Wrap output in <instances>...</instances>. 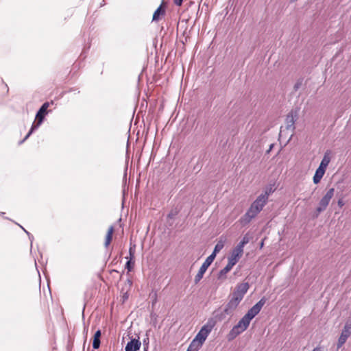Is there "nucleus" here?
<instances>
[{
	"instance_id": "20e7f679",
	"label": "nucleus",
	"mask_w": 351,
	"mask_h": 351,
	"mask_svg": "<svg viewBox=\"0 0 351 351\" xmlns=\"http://www.w3.org/2000/svg\"><path fill=\"white\" fill-rule=\"evenodd\" d=\"M49 106V103L47 101L45 102L40 106V108L38 109L36 114L35 121L32 123L33 125L36 126L38 128L40 126V125L43 123L45 117L49 112V110H48Z\"/></svg>"
},
{
	"instance_id": "4c0bfd02",
	"label": "nucleus",
	"mask_w": 351,
	"mask_h": 351,
	"mask_svg": "<svg viewBox=\"0 0 351 351\" xmlns=\"http://www.w3.org/2000/svg\"><path fill=\"white\" fill-rule=\"evenodd\" d=\"M85 53H86V51H85V50H84V51H82V53L81 56H83V55H84Z\"/></svg>"
},
{
	"instance_id": "f704fd0d",
	"label": "nucleus",
	"mask_w": 351,
	"mask_h": 351,
	"mask_svg": "<svg viewBox=\"0 0 351 351\" xmlns=\"http://www.w3.org/2000/svg\"><path fill=\"white\" fill-rule=\"evenodd\" d=\"M273 147H274L273 144L270 145L269 149H268L267 152H269L272 149Z\"/></svg>"
},
{
	"instance_id": "c756f323",
	"label": "nucleus",
	"mask_w": 351,
	"mask_h": 351,
	"mask_svg": "<svg viewBox=\"0 0 351 351\" xmlns=\"http://www.w3.org/2000/svg\"><path fill=\"white\" fill-rule=\"evenodd\" d=\"M176 5L180 6L182 4L183 0H173Z\"/></svg>"
},
{
	"instance_id": "cd10ccee",
	"label": "nucleus",
	"mask_w": 351,
	"mask_h": 351,
	"mask_svg": "<svg viewBox=\"0 0 351 351\" xmlns=\"http://www.w3.org/2000/svg\"><path fill=\"white\" fill-rule=\"evenodd\" d=\"M302 82H303V79L302 78L299 79L296 82V83L295 84V85L293 86L294 90L297 91L301 87Z\"/></svg>"
},
{
	"instance_id": "f03ea898",
	"label": "nucleus",
	"mask_w": 351,
	"mask_h": 351,
	"mask_svg": "<svg viewBox=\"0 0 351 351\" xmlns=\"http://www.w3.org/2000/svg\"><path fill=\"white\" fill-rule=\"evenodd\" d=\"M215 325L216 322L213 319H208L207 322L201 328L196 335L193 341L202 346Z\"/></svg>"
},
{
	"instance_id": "f3484780",
	"label": "nucleus",
	"mask_w": 351,
	"mask_h": 351,
	"mask_svg": "<svg viewBox=\"0 0 351 351\" xmlns=\"http://www.w3.org/2000/svg\"><path fill=\"white\" fill-rule=\"evenodd\" d=\"M226 315V313L225 312V308L223 311L217 310L213 312V317H210V319H213L216 323L217 322H221L225 319Z\"/></svg>"
},
{
	"instance_id": "7ed1b4c3",
	"label": "nucleus",
	"mask_w": 351,
	"mask_h": 351,
	"mask_svg": "<svg viewBox=\"0 0 351 351\" xmlns=\"http://www.w3.org/2000/svg\"><path fill=\"white\" fill-rule=\"evenodd\" d=\"M251 321L245 315L232 327L228 335V339L232 340L241 334L248 328Z\"/></svg>"
},
{
	"instance_id": "0eeeda50",
	"label": "nucleus",
	"mask_w": 351,
	"mask_h": 351,
	"mask_svg": "<svg viewBox=\"0 0 351 351\" xmlns=\"http://www.w3.org/2000/svg\"><path fill=\"white\" fill-rule=\"evenodd\" d=\"M249 288L250 284L248 282L239 283L236 285L233 292L230 295L242 301Z\"/></svg>"
},
{
	"instance_id": "7c9ffc66",
	"label": "nucleus",
	"mask_w": 351,
	"mask_h": 351,
	"mask_svg": "<svg viewBox=\"0 0 351 351\" xmlns=\"http://www.w3.org/2000/svg\"><path fill=\"white\" fill-rule=\"evenodd\" d=\"M337 204H338V206H339L340 208H341L342 206H344V202H343V199H339V200H338V202H337Z\"/></svg>"
},
{
	"instance_id": "a878e982",
	"label": "nucleus",
	"mask_w": 351,
	"mask_h": 351,
	"mask_svg": "<svg viewBox=\"0 0 351 351\" xmlns=\"http://www.w3.org/2000/svg\"><path fill=\"white\" fill-rule=\"evenodd\" d=\"M135 251H136V245H131L129 249V257H126V258L134 260Z\"/></svg>"
},
{
	"instance_id": "b1692460",
	"label": "nucleus",
	"mask_w": 351,
	"mask_h": 351,
	"mask_svg": "<svg viewBox=\"0 0 351 351\" xmlns=\"http://www.w3.org/2000/svg\"><path fill=\"white\" fill-rule=\"evenodd\" d=\"M202 346L195 341H192L186 351H198Z\"/></svg>"
},
{
	"instance_id": "c85d7f7f",
	"label": "nucleus",
	"mask_w": 351,
	"mask_h": 351,
	"mask_svg": "<svg viewBox=\"0 0 351 351\" xmlns=\"http://www.w3.org/2000/svg\"><path fill=\"white\" fill-rule=\"evenodd\" d=\"M147 343L143 346V351H147L149 348V338L147 337Z\"/></svg>"
},
{
	"instance_id": "39448f33",
	"label": "nucleus",
	"mask_w": 351,
	"mask_h": 351,
	"mask_svg": "<svg viewBox=\"0 0 351 351\" xmlns=\"http://www.w3.org/2000/svg\"><path fill=\"white\" fill-rule=\"evenodd\" d=\"M334 193H335V189L330 188L327 191L326 194L322 197V199H320V201L319 202V205L316 208V211L318 213H320L326 209L331 199L334 196Z\"/></svg>"
},
{
	"instance_id": "412c9836",
	"label": "nucleus",
	"mask_w": 351,
	"mask_h": 351,
	"mask_svg": "<svg viewBox=\"0 0 351 351\" xmlns=\"http://www.w3.org/2000/svg\"><path fill=\"white\" fill-rule=\"evenodd\" d=\"M113 232H114V227L111 226L108 228V230L106 236V239H105V243H104V246L106 247H108V245H110V243L112 239Z\"/></svg>"
},
{
	"instance_id": "423d86ee",
	"label": "nucleus",
	"mask_w": 351,
	"mask_h": 351,
	"mask_svg": "<svg viewBox=\"0 0 351 351\" xmlns=\"http://www.w3.org/2000/svg\"><path fill=\"white\" fill-rule=\"evenodd\" d=\"M266 302V299L262 298L257 303L251 307L245 315L247 318L252 321L261 311Z\"/></svg>"
},
{
	"instance_id": "bb28decb",
	"label": "nucleus",
	"mask_w": 351,
	"mask_h": 351,
	"mask_svg": "<svg viewBox=\"0 0 351 351\" xmlns=\"http://www.w3.org/2000/svg\"><path fill=\"white\" fill-rule=\"evenodd\" d=\"M134 266V260L128 259V261L125 263V268L128 271H131Z\"/></svg>"
},
{
	"instance_id": "1a4fd4ad",
	"label": "nucleus",
	"mask_w": 351,
	"mask_h": 351,
	"mask_svg": "<svg viewBox=\"0 0 351 351\" xmlns=\"http://www.w3.org/2000/svg\"><path fill=\"white\" fill-rule=\"evenodd\" d=\"M214 258L208 256L206 259L204 261L202 266L200 267L197 274L195 276L194 278V282L195 284H197L203 278L204 274L206 271L208 267L212 264L213 262Z\"/></svg>"
},
{
	"instance_id": "dca6fc26",
	"label": "nucleus",
	"mask_w": 351,
	"mask_h": 351,
	"mask_svg": "<svg viewBox=\"0 0 351 351\" xmlns=\"http://www.w3.org/2000/svg\"><path fill=\"white\" fill-rule=\"evenodd\" d=\"M165 14V7L161 4L154 12L152 21H158Z\"/></svg>"
},
{
	"instance_id": "9b49d317",
	"label": "nucleus",
	"mask_w": 351,
	"mask_h": 351,
	"mask_svg": "<svg viewBox=\"0 0 351 351\" xmlns=\"http://www.w3.org/2000/svg\"><path fill=\"white\" fill-rule=\"evenodd\" d=\"M230 300L228 303L225 306V312L229 316H232L233 315L234 311L237 309L240 302L241 300L233 297L232 295H230Z\"/></svg>"
},
{
	"instance_id": "2f4dec72",
	"label": "nucleus",
	"mask_w": 351,
	"mask_h": 351,
	"mask_svg": "<svg viewBox=\"0 0 351 351\" xmlns=\"http://www.w3.org/2000/svg\"><path fill=\"white\" fill-rule=\"evenodd\" d=\"M75 90H77V93H80V90H78V89H76V88H70V89H69V92H74V91H75Z\"/></svg>"
},
{
	"instance_id": "473e14b6",
	"label": "nucleus",
	"mask_w": 351,
	"mask_h": 351,
	"mask_svg": "<svg viewBox=\"0 0 351 351\" xmlns=\"http://www.w3.org/2000/svg\"><path fill=\"white\" fill-rule=\"evenodd\" d=\"M28 237H29V240L31 241V246H32V241L34 239V237L31 234H29V235H28Z\"/></svg>"
},
{
	"instance_id": "58836bf2",
	"label": "nucleus",
	"mask_w": 351,
	"mask_h": 351,
	"mask_svg": "<svg viewBox=\"0 0 351 351\" xmlns=\"http://www.w3.org/2000/svg\"><path fill=\"white\" fill-rule=\"evenodd\" d=\"M263 241L261 242V247H263Z\"/></svg>"
},
{
	"instance_id": "f257e3e1",
	"label": "nucleus",
	"mask_w": 351,
	"mask_h": 351,
	"mask_svg": "<svg viewBox=\"0 0 351 351\" xmlns=\"http://www.w3.org/2000/svg\"><path fill=\"white\" fill-rule=\"evenodd\" d=\"M250 242L248 234H245L236 247L232 250L230 256L228 257V263L226 266L219 272V278H221L228 273L234 265L237 264L239 258L242 256L244 246Z\"/></svg>"
},
{
	"instance_id": "c9c22d12",
	"label": "nucleus",
	"mask_w": 351,
	"mask_h": 351,
	"mask_svg": "<svg viewBox=\"0 0 351 351\" xmlns=\"http://www.w3.org/2000/svg\"><path fill=\"white\" fill-rule=\"evenodd\" d=\"M147 343V338L143 340V346Z\"/></svg>"
},
{
	"instance_id": "f8f14e48",
	"label": "nucleus",
	"mask_w": 351,
	"mask_h": 351,
	"mask_svg": "<svg viewBox=\"0 0 351 351\" xmlns=\"http://www.w3.org/2000/svg\"><path fill=\"white\" fill-rule=\"evenodd\" d=\"M298 118V113L297 110H291L287 115L285 119L286 128L293 132L295 130V123Z\"/></svg>"
},
{
	"instance_id": "ddd939ff",
	"label": "nucleus",
	"mask_w": 351,
	"mask_h": 351,
	"mask_svg": "<svg viewBox=\"0 0 351 351\" xmlns=\"http://www.w3.org/2000/svg\"><path fill=\"white\" fill-rule=\"evenodd\" d=\"M351 334V324L346 323L342 330L341 334L338 339L337 348H340L346 343L347 339Z\"/></svg>"
},
{
	"instance_id": "aec40b11",
	"label": "nucleus",
	"mask_w": 351,
	"mask_h": 351,
	"mask_svg": "<svg viewBox=\"0 0 351 351\" xmlns=\"http://www.w3.org/2000/svg\"><path fill=\"white\" fill-rule=\"evenodd\" d=\"M330 162V157L329 156V154L328 152H326L324 154V156L319 165V167L322 168L324 169H326L328 164Z\"/></svg>"
},
{
	"instance_id": "393cba45",
	"label": "nucleus",
	"mask_w": 351,
	"mask_h": 351,
	"mask_svg": "<svg viewBox=\"0 0 351 351\" xmlns=\"http://www.w3.org/2000/svg\"><path fill=\"white\" fill-rule=\"evenodd\" d=\"M38 129V128H36V126L32 125V127L29 130V131L28 132V133L26 134V136H25V138L21 140V141H19V145H21L22 143H23L29 136L30 135L35 131Z\"/></svg>"
},
{
	"instance_id": "6e6552de",
	"label": "nucleus",
	"mask_w": 351,
	"mask_h": 351,
	"mask_svg": "<svg viewBox=\"0 0 351 351\" xmlns=\"http://www.w3.org/2000/svg\"><path fill=\"white\" fill-rule=\"evenodd\" d=\"M259 213V211L250 206L247 212L239 219V221L243 226H247Z\"/></svg>"
},
{
	"instance_id": "72a5a7b5",
	"label": "nucleus",
	"mask_w": 351,
	"mask_h": 351,
	"mask_svg": "<svg viewBox=\"0 0 351 351\" xmlns=\"http://www.w3.org/2000/svg\"><path fill=\"white\" fill-rule=\"evenodd\" d=\"M313 351H321V349H320V348L317 347V348H315L313 350Z\"/></svg>"
},
{
	"instance_id": "6ab92c4d",
	"label": "nucleus",
	"mask_w": 351,
	"mask_h": 351,
	"mask_svg": "<svg viewBox=\"0 0 351 351\" xmlns=\"http://www.w3.org/2000/svg\"><path fill=\"white\" fill-rule=\"evenodd\" d=\"M101 336V332L100 330H97L94 334L93 340V348L95 350L98 349L100 347Z\"/></svg>"
},
{
	"instance_id": "4be33fe9",
	"label": "nucleus",
	"mask_w": 351,
	"mask_h": 351,
	"mask_svg": "<svg viewBox=\"0 0 351 351\" xmlns=\"http://www.w3.org/2000/svg\"><path fill=\"white\" fill-rule=\"evenodd\" d=\"M274 189H273V186L271 185L267 186L264 191L260 195L261 196H263L264 199H265L266 201H268L269 196L274 193Z\"/></svg>"
},
{
	"instance_id": "2eb2a0df",
	"label": "nucleus",
	"mask_w": 351,
	"mask_h": 351,
	"mask_svg": "<svg viewBox=\"0 0 351 351\" xmlns=\"http://www.w3.org/2000/svg\"><path fill=\"white\" fill-rule=\"evenodd\" d=\"M267 202V201L264 199L263 196L258 195L257 198L252 203L250 206L261 213L263 207L266 205Z\"/></svg>"
},
{
	"instance_id": "ea45409f",
	"label": "nucleus",
	"mask_w": 351,
	"mask_h": 351,
	"mask_svg": "<svg viewBox=\"0 0 351 351\" xmlns=\"http://www.w3.org/2000/svg\"><path fill=\"white\" fill-rule=\"evenodd\" d=\"M21 228L24 230H25V228H23V226H21Z\"/></svg>"
},
{
	"instance_id": "a211bd4d",
	"label": "nucleus",
	"mask_w": 351,
	"mask_h": 351,
	"mask_svg": "<svg viewBox=\"0 0 351 351\" xmlns=\"http://www.w3.org/2000/svg\"><path fill=\"white\" fill-rule=\"evenodd\" d=\"M325 172H326L325 169L318 167V168L316 169L314 176L313 178L314 184H317L320 182V180L323 178Z\"/></svg>"
},
{
	"instance_id": "e433bc0d",
	"label": "nucleus",
	"mask_w": 351,
	"mask_h": 351,
	"mask_svg": "<svg viewBox=\"0 0 351 351\" xmlns=\"http://www.w3.org/2000/svg\"><path fill=\"white\" fill-rule=\"evenodd\" d=\"M24 232L27 234V235H29V232L28 231H27L26 230H24Z\"/></svg>"
},
{
	"instance_id": "4468645a",
	"label": "nucleus",
	"mask_w": 351,
	"mask_h": 351,
	"mask_svg": "<svg viewBox=\"0 0 351 351\" xmlns=\"http://www.w3.org/2000/svg\"><path fill=\"white\" fill-rule=\"evenodd\" d=\"M141 343L138 339L132 338L125 348V351H137L140 349Z\"/></svg>"
},
{
	"instance_id": "5701e85b",
	"label": "nucleus",
	"mask_w": 351,
	"mask_h": 351,
	"mask_svg": "<svg viewBox=\"0 0 351 351\" xmlns=\"http://www.w3.org/2000/svg\"><path fill=\"white\" fill-rule=\"evenodd\" d=\"M223 247V243L221 241H219L215 246L213 252L209 255L213 258H215L217 254Z\"/></svg>"
},
{
	"instance_id": "9d476101",
	"label": "nucleus",
	"mask_w": 351,
	"mask_h": 351,
	"mask_svg": "<svg viewBox=\"0 0 351 351\" xmlns=\"http://www.w3.org/2000/svg\"><path fill=\"white\" fill-rule=\"evenodd\" d=\"M230 300L228 303L225 306V312L229 316H232L233 315L234 311L237 309L240 302L241 300L233 297L232 295H230Z\"/></svg>"
}]
</instances>
